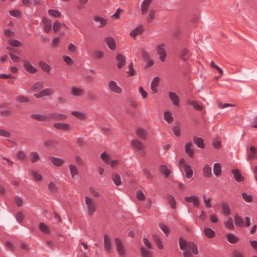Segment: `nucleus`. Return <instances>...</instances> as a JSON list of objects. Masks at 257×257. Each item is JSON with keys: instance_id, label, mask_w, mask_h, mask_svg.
Listing matches in <instances>:
<instances>
[{"instance_id": "obj_47", "label": "nucleus", "mask_w": 257, "mask_h": 257, "mask_svg": "<svg viewBox=\"0 0 257 257\" xmlns=\"http://www.w3.org/2000/svg\"><path fill=\"white\" fill-rule=\"evenodd\" d=\"M57 145V143L55 140H49L45 141L44 143V145L48 148L54 147Z\"/></svg>"}, {"instance_id": "obj_52", "label": "nucleus", "mask_w": 257, "mask_h": 257, "mask_svg": "<svg viewBox=\"0 0 257 257\" xmlns=\"http://www.w3.org/2000/svg\"><path fill=\"white\" fill-rule=\"evenodd\" d=\"M9 45L14 47H20L22 45V43L17 40H10L8 42Z\"/></svg>"}, {"instance_id": "obj_35", "label": "nucleus", "mask_w": 257, "mask_h": 257, "mask_svg": "<svg viewBox=\"0 0 257 257\" xmlns=\"http://www.w3.org/2000/svg\"><path fill=\"white\" fill-rule=\"evenodd\" d=\"M251 153L248 155V158L249 160H253L257 157V149L254 146H251L249 148Z\"/></svg>"}, {"instance_id": "obj_16", "label": "nucleus", "mask_w": 257, "mask_h": 257, "mask_svg": "<svg viewBox=\"0 0 257 257\" xmlns=\"http://www.w3.org/2000/svg\"><path fill=\"white\" fill-rule=\"evenodd\" d=\"M93 20L95 22L98 23L99 25H98V28H104L107 24V20L99 16H94L93 17Z\"/></svg>"}, {"instance_id": "obj_4", "label": "nucleus", "mask_w": 257, "mask_h": 257, "mask_svg": "<svg viewBox=\"0 0 257 257\" xmlns=\"http://www.w3.org/2000/svg\"><path fill=\"white\" fill-rule=\"evenodd\" d=\"M114 243L116 246V250L118 254L122 256H124L125 254V250L123 243L119 238L114 239Z\"/></svg>"}, {"instance_id": "obj_24", "label": "nucleus", "mask_w": 257, "mask_h": 257, "mask_svg": "<svg viewBox=\"0 0 257 257\" xmlns=\"http://www.w3.org/2000/svg\"><path fill=\"white\" fill-rule=\"evenodd\" d=\"M159 171L164 175L165 178H168L170 175L171 171L165 165H161L159 166Z\"/></svg>"}, {"instance_id": "obj_26", "label": "nucleus", "mask_w": 257, "mask_h": 257, "mask_svg": "<svg viewBox=\"0 0 257 257\" xmlns=\"http://www.w3.org/2000/svg\"><path fill=\"white\" fill-rule=\"evenodd\" d=\"M166 199L172 209L176 207V201L175 198L170 194H168L166 195Z\"/></svg>"}, {"instance_id": "obj_50", "label": "nucleus", "mask_w": 257, "mask_h": 257, "mask_svg": "<svg viewBox=\"0 0 257 257\" xmlns=\"http://www.w3.org/2000/svg\"><path fill=\"white\" fill-rule=\"evenodd\" d=\"M100 158L104 161V162L106 164H108L110 161V158L109 155L105 152H103L101 154Z\"/></svg>"}, {"instance_id": "obj_45", "label": "nucleus", "mask_w": 257, "mask_h": 257, "mask_svg": "<svg viewBox=\"0 0 257 257\" xmlns=\"http://www.w3.org/2000/svg\"><path fill=\"white\" fill-rule=\"evenodd\" d=\"M129 76H134L136 75L137 72L134 68V64L133 63H130L128 65V71L126 72Z\"/></svg>"}, {"instance_id": "obj_46", "label": "nucleus", "mask_w": 257, "mask_h": 257, "mask_svg": "<svg viewBox=\"0 0 257 257\" xmlns=\"http://www.w3.org/2000/svg\"><path fill=\"white\" fill-rule=\"evenodd\" d=\"M69 167L70 170V173L72 175V177L73 179H75V176L77 175L78 174V171L77 167L73 165H70L69 166Z\"/></svg>"}, {"instance_id": "obj_55", "label": "nucleus", "mask_w": 257, "mask_h": 257, "mask_svg": "<svg viewBox=\"0 0 257 257\" xmlns=\"http://www.w3.org/2000/svg\"><path fill=\"white\" fill-rule=\"evenodd\" d=\"M144 174L147 177L148 179L151 180L153 178V176L152 175L151 171L147 168H144L143 170Z\"/></svg>"}, {"instance_id": "obj_34", "label": "nucleus", "mask_w": 257, "mask_h": 257, "mask_svg": "<svg viewBox=\"0 0 257 257\" xmlns=\"http://www.w3.org/2000/svg\"><path fill=\"white\" fill-rule=\"evenodd\" d=\"M213 172L214 174L217 177H219L221 175V166L219 163H216L214 164L213 167Z\"/></svg>"}, {"instance_id": "obj_10", "label": "nucleus", "mask_w": 257, "mask_h": 257, "mask_svg": "<svg viewBox=\"0 0 257 257\" xmlns=\"http://www.w3.org/2000/svg\"><path fill=\"white\" fill-rule=\"evenodd\" d=\"M184 199L188 202L192 203V204L196 207H198L199 205V198L196 195L185 197Z\"/></svg>"}, {"instance_id": "obj_21", "label": "nucleus", "mask_w": 257, "mask_h": 257, "mask_svg": "<svg viewBox=\"0 0 257 257\" xmlns=\"http://www.w3.org/2000/svg\"><path fill=\"white\" fill-rule=\"evenodd\" d=\"M105 41L108 47L112 50H114L116 48V45L114 39L112 37H106Z\"/></svg>"}, {"instance_id": "obj_40", "label": "nucleus", "mask_w": 257, "mask_h": 257, "mask_svg": "<svg viewBox=\"0 0 257 257\" xmlns=\"http://www.w3.org/2000/svg\"><path fill=\"white\" fill-rule=\"evenodd\" d=\"M222 213L225 215H228L230 213V209L227 203H223L221 204Z\"/></svg>"}, {"instance_id": "obj_15", "label": "nucleus", "mask_w": 257, "mask_h": 257, "mask_svg": "<svg viewBox=\"0 0 257 257\" xmlns=\"http://www.w3.org/2000/svg\"><path fill=\"white\" fill-rule=\"evenodd\" d=\"M231 173L233 174L234 178L236 181L241 182L243 181V177L238 169H233L231 170Z\"/></svg>"}, {"instance_id": "obj_6", "label": "nucleus", "mask_w": 257, "mask_h": 257, "mask_svg": "<svg viewBox=\"0 0 257 257\" xmlns=\"http://www.w3.org/2000/svg\"><path fill=\"white\" fill-rule=\"evenodd\" d=\"M50 118L56 121L64 120L67 118V116L63 113L52 112L48 114V119Z\"/></svg>"}, {"instance_id": "obj_57", "label": "nucleus", "mask_w": 257, "mask_h": 257, "mask_svg": "<svg viewBox=\"0 0 257 257\" xmlns=\"http://www.w3.org/2000/svg\"><path fill=\"white\" fill-rule=\"evenodd\" d=\"M71 114L74 116L76 117L79 118H85V114L80 111H73L71 112Z\"/></svg>"}, {"instance_id": "obj_13", "label": "nucleus", "mask_w": 257, "mask_h": 257, "mask_svg": "<svg viewBox=\"0 0 257 257\" xmlns=\"http://www.w3.org/2000/svg\"><path fill=\"white\" fill-rule=\"evenodd\" d=\"M54 127L58 130L67 131L70 130V126L68 123L56 122L54 124Z\"/></svg>"}, {"instance_id": "obj_1", "label": "nucleus", "mask_w": 257, "mask_h": 257, "mask_svg": "<svg viewBox=\"0 0 257 257\" xmlns=\"http://www.w3.org/2000/svg\"><path fill=\"white\" fill-rule=\"evenodd\" d=\"M179 243L180 249L183 251L184 257H193L192 254L199 253L197 245L192 241H187L185 238L180 237Z\"/></svg>"}, {"instance_id": "obj_18", "label": "nucleus", "mask_w": 257, "mask_h": 257, "mask_svg": "<svg viewBox=\"0 0 257 257\" xmlns=\"http://www.w3.org/2000/svg\"><path fill=\"white\" fill-rule=\"evenodd\" d=\"M144 31V28L142 25H140L134 30H133L131 33L130 35L131 37H132L134 39H135L136 36L138 35L141 34Z\"/></svg>"}, {"instance_id": "obj_51", "label": "nucleus", "mask_w": 257, "mask_h": 257, "mask_svg": "<svg viewBox=\"0 0 257 257\" xmlns=\"http://www.w3.org/2000/svg\"><path fill=\"white\" fill-rule=\"evenodd\" d=\"M48 13L50 15L55 18H59L61 15V13L56 10H49Z\"/></svg>"}, {"instance_id": "obj_25", "label": "nucleus", "mask_w": 257, "mask_h": 257, "mask_svg": "<svg viewBox=\"0 0 257 257\" xmlns=\"http://www.w3.org/2000/svg\"><path fill=\"white\" fill-rule=\"evenodd\" d=\"M111 179L113 181L115 185L117 186L121 185L122 184L121 177L120 175L117 173H113L111 176Z\"/></svg>"}, {"instance_id": "obj_48", "label": "nucleus", "mask_w": 257, "mask_h": 257, "mask_svg": "<svg viewBox=\"0 0 257 257\" xmlns=\"http://www.w3.org/2000/svg\"><path fill=\"white\" fill-rule=\"evenodd\" d=\"M224 224L225 226L229 229L232 230L234 229V227L233 223V220L230 217H228L227 221L224 223Z\"/></svg>"}, {"instance_id": "obj_20", "label": "nucleus", "mask_w": 257, "mask_h": 257, "mask_svg": "<svg viewBox=\"0 0 257 257\" xmlns=\"http://www.w3.org/2000/svg\"><path fill=\"white\" fill-rule=\"evenodd\" d=\"M49 159L54 166L57 167H60L62 166L64 162V160L52 156L49 157Z\"/></svg>"}, {"instance_id": "obj_56", "label": "nucleus", "mask_w": 257, "mask_h": 257, "mask_svg": "<svg viewBox=\"0 0 257 257\" xmlns=\"http://www.w3.org/2000/svg\"><path fill=\"white\" fill-rule=\"evenodd\" d=\"M41 91L44 96H49L54 93V90L52 88H46Z\"/></svg>"}, {"instance_id": "obj_22", "label": "nucleus", "mask_w": 257, "mask_h": 257, "mask_svg": "<svg viewBox=\"0 0 257 257\" xmlns=\"http://www.w3.org/2000/svg\"><path fill=\"white\" fill-rule=\"evenodd\" d=\"M159 77H155L151 82V89L154 93H157L158 91L157 87L159 85Z\"/></svg>"}, {"instance_id": "obj_36", "label": "nucleus", "mask_w": 257, "mask_h": 257, "mask_svg": "<svg viewBox=\"0 0 257 257\" xmlns=\"http://www.w3.org/2000/svg\"><path fill=\"white\" fill-rule=\"evenodd\" d=\"M204 233L205 235L209 238H211L215 235V232L214 230L209 227H205L204 229Z\"/></svg>"}, {"instance_id": "obj_23", "label": "nucleus", "mask_w": 257, "mask_h": 257, "mask_svg": "<svg viewBox=\"0 0 257 257\" xmlns=\"http://www.w3.org/2000/svg\"><path fill=\"white\" fill-rule=\"evenodd\" d=\"M31 118L38 121H44L48 120V115H45L41 114H33L31 115Z\"/></svg>"}, {"instance_id": "obj_60", "label": "nucleus", "mask_w": 257, "mask_h": 257, "mask_svg": "<svg viewBox=\"0 0 257 257\" xmlns=\"http://www.w3.org/2000/svg\"><path fill=\"white\" fill-rule=\"evenodd\" d=\"M48 189L50 192L55 193L57 191V187L53 182H50L48 184Z\"/></svg>"}, {"instance_id": "obj_58", "label": "nucleus", "mask_w": 257, "mask_h": 257, "mask_svg": "<svg viewBox=\"0 0 257 257\" xmlns=\"http://www.w3.org/2000/svg\"><path fill=\"white\" fill-rule=\"evenodd\" d=\"M241 196L242 198L247 202H251L252 200V196L250 195H248L246 193H242Z\"/></svg>"}, {"instance_id": "obj_64", "label": "nucleus", "mask_w": 257, "mask_h": 257, "mask_svg": "<svg viewBox=\"0 0 257 257\" xmlns=\"http://www.w3.org/2000/svg\"><path fill=\"white\" fill-rule=\"evenodd\" d=\"M51 22L50 20H46L45 22L44 30L46 32H49L51 28Z\"/></svg>"}, {"instance_id": "obj_37", "label": "nucleus", "mask_w": 257, "mask_h": 257, "mask_svg": "<svg viewBox=\"0 0 257 257\" xmlns=\"http://www.w3.org/2000/svg\"><path fill=\"white\" fill-rule=\"evenodd\" d=\"M136 134L141 139L145 140L147 138L146 131L142 128H139L137 130Z\"/></svg>"}, {"instance_id": "obj_5", "label": "nucleus", "mask_w": 257, "mask_h": 257, "mask_svg": "<svg viewBox=\"0 0 257 257\" xmlns=\"http://www.w3.org/2000/svg\"><path fill=\"white\" fill-rule=\"evenodd\" d=\"M103 244L106 252L107 253H110L112 250V243L110 237L107 234L104 235Z\"/></svg>"}, {"instance_id": "obj_43", "label": "nucleus", "mask_w": 257, "mask_h": 257, "mask_svg": "<svg viewBox=\"0 0 257 257\" xmlns=\"http://www.w3.org/2000/svg\"><path fill=\"white\" fill-rule=\"evenodd\" d=\"M155 14H156V11L154 9H152L149 14V15L147 18V22L148 23H150L153 22V21L155 18Z\"/></svg>"}, {"instance_id": "obj_44", "label": "nucleus", "mask_w": 257, "mask_h": 257, "mask_svg": "<svg viewBox=\"0 0 257 257\" xmlns=\"http://www.w3.org/2000/svg\"><path fill=\"white\" fill-rule=\"evenodd\" d=\"M164 119L169 123H171L174 121V118L172 116V113L170 111H166L164 112Z\"/></svg>"}, {"instance_id": "obj_3", "label": "nucleus", "mask_w": 257, "mask_h": 257, "mask_svg": "<svg viewBox=\"0 0 257 257\" xmlns=\"http://www.w3.org/2000/svg\"><path fill=\"white\" fill-rule=\"evenodd\" d=\"M156 52L159 56L160 61L164 62L166 61L167 53L165 48V45L163 43L158 44L156 47Z\"/></svg>"}, {"instance_id": "obj_12", "label": "nucleus", "mask_w": 257, "mask_h": 257, "mask_svg": "<svg viewBox=\"0 0 257 257\" xmlns=\"http://www.w3.org/2000/svg\"><path fill=\"white\" fill-rule=\"evenodd\" d=\"M141 53L144 61L148 62L147 64L148 66H152L154 64V62L153 60H150V56L149 53L144 49L141 50Z\"/></svg>"}, {"instance_id": "obj_30", "label": "nucleus", "mask_w": 257, "mask_h": 257, "mask_svg": "<svg viewBox=\"0 0 257 257\" xmlns=\"http://www.w3.org/2000/svg\"><path fill=\"white\" fill-rule=\"evenodd\" d=\"M234 222L236 226L238 227H242L244 225V220L243 218L238 216V215H235L234 217Z\"/></svg>"}, {"instance_id": "obj_8", "label": "nucleus", "mask_w": 257, "mask_h": 257, "mask_svg": "<svg viewBox=\"0 0 257 257\" xmlns=\"http://www.w3.org/2000/svg\"><path fill=\"white\" fill-rule=\"evenodd\" d=\"M109 89L113 92L116 93H121L122 92L121 88L117 85L114 81L111 80L108 83Z\"/></svg>"}, {"instance_id": "obj_54", "label": "nucleus", "mask_w": 257, "mask_h": 257, "mask_svg": "<svg viewBox=\"0 0 257 257\" xmlns=\"http://www.w3.org/2000/svg\"><path fill=\"white\" fill-rule=\"evenodd\" d=\"M159 226L162 230L165 233V234L168 236L170 232V229L166 225L162 223L159 224Z\"/></svg>"}, {"instance_id": "obj_14", "label": "nucleus", "mask_w": 257, "mask_h": 257, "mask_svg": "<svg viewBox=\"0 0 257 257\" xmlns=\"http://www.w3.org/2000/svg\"><path fill=\"white\" fill-rule=\"evenodd\" d=\"M152 0H144L141 7V11L142 15H145L148 12L150 5Z\"/></svg>"}, {"instance_id": "obj_38", "label": "nucleus", "mask_w": 257, "mask_h": 257, "mask_svg": "<svg viewBox=\"0 0 257 257\" xmlns=\"http://www.w3.org/2000/svg\"><path fill=\"white\" fill-rule=\"evenodd\" d=\"M30 159L32 163H35L40 159L39 154L36 152H32L30 154Z\"/></svg>"}, {"instance_id": "obj_41", "label": "nucleus", "mask_w": 257, "mask_h": 257, "mask_svg": "<svg viewBox=\"0 0 257 257\" xmlns=\"http://www.w3.org/2000/svg\"><path fill=\"white\" fill-rule=\"evenodd\" d=\"M188 104L192 106L196 110H201L203 109L202 107L195 100H188Z\"/></svg>"}, {"instance_id": "obj_62", "label": "nucleus", "mask_w": 257, "mask_h": 257, "mask_svg": "<svg viewBox=\"0 0 257 257\" xmlns=\"http://www.w3.org/2000/svg\"><path fill=\"white\" fill-rule=\"evenodd\" d=\"M32 174L34 179L36 181H38L42 180V177L41 174H39L38 173H37V172H36L35 171H32Z\"/></svg>"}, {"instance_id": "obj_32", "label": "nucleus", "mask_w": 257, "mask_h": 257, "mask_svg": "<svg viewBox=\"0 0 257 257\" xmlns=\"http://www.w3.org/2000/svg\"><path fill=\"white\" fill-rule=\"evenodd\" d=\"M83 91V89L75 87H72L71 89V93L75 96L82 95Z\"/></svg>"}, {"instance_id": "obj_61", "label": "nucleus", "mask_w": 257, "mask_h": 257, "mask_svg": "<svg viewBox=\"0 0 257 257\" xmlns=\"http://www.w3.org/2000/svg\"><path fill=\"white\" fill-rule=\"evenodd\" d=\"M39 229L41 231L45 233L49 232V229L48 227L43 222L39 224Z\"/></svg>"}, {"instance_id": "obj_7", "label": "nucleus", "mask_w": 257, "mask_h": 257, "mask_svg": "<svg viewBox=\"0 0 257 257\" xmlns=\"http://www.w3.org/2000/svg\"><path fill=\"white\" fill-rule=\"evenodd\" d=\"M116 59L117 61V67L119 69H121L126 64V59L125 56L121 54L116 55Z\"/></svg>"}, {"instance_id": "obj_49", "label": "nucleus", "mask_w": 257, "mask_h": 257, "mask_svg": "<svg viewBox=\"0 0 257 257\" xmlns=\"http://www.w3.org/2000/svg\"><path fill=\"white\" fill-rule=\"evenodd\" d=\"M43 88V83L42 82H37L35 83L32 88V89L35 91H39Z\"/></svg>"}, {"instance_id": "obj_28", "label": "nucleus", "mask_w": 257, "mask_h": 257, "mask_svg": "<svg viewBox=\"0 0 257 257\" xmlns=\"http://www.w3.org/2000/svg\"><path fill=\"white\" fill-rule=\"evenodd\" d=\"M184 171L186 173L187 178L190 179L192 177L193 171L190 165L185 164Z\"/></svg>"}, {"instance_id": "obj_27", "label": "nucleus", "mask_w": 257, "mask_h": 257, "mask_svg": "<svg viewBox=\"0 0 257 257\" xmlns=\"http://www.w3.org/2000/svg\"><path fill=\"white\" fill-rule=\"evenodd\" d=\"M179 57L184 61H186L189 57V51L186 48L183 49L180 52Z\"/></svg>"}, {"instance_id": "obj_39", "label": "nucleus", "mask_w": 257, "mask_h": 257, "mask_svg": "<svg viewBox=\"0 0 257 257\" xmlns=\"http://www.w3.org/2000/svg\"><path fill=\"white\" fill-rule=\"evenodd\" d=\"M39 65L41 69L46 72H50V70L51 69L50 66L45 62L40 61L39 63Z\"/></svg>"}, {"instance_id": "obj_2", "label": "nucleus", "mask_w": 257, "mask_h": 257, "mask_svg": "<svg viewBox=\"0 0 257 257\" xmlns=\"http://www.w3.org/2000/svg\"><path fill=\"white\" fill-rule=\"evenodd\" d=\"M85 204L89 216H92L96 210V203L94 200L88 197H85Z\"/></svg>"}, {"instance_id": "obj_9", "label": "nucleus", "mask_w": 257, "mask_h": 257, "mask_svg": "<svg viewBox=\"0 0 257 257\" xmlns=\"http://www.w3.org/2000/svg\"><path fill=\"white\" fill-rule=\"evenodd\" d=\"M185 153L190 158H193L194 155V146L191 142L187 143L184 148Z\"/></svg>"}, {"instance_id": "obj_11", "label": "nucleus", "mask_w": 257, "mask_h": 257, "mask_svg": "<svg viewBox=\"0 0 257 257\" xmlns=\"http://www.w3.org/2000/svg\"><path fill=\"white\" fill-rule=\"evenodd\" d=\"M23 64L25 69L27 72L30 73H34L37 72V69L35 68L28 60H24Z\"/></svg>"}, {"instance_id": "obj_63", "label": "nucleus", "mask_w": 257, "mask_h": 257, "mask_svg": "<svg viewBox=\"0 0 257 257\" xmlns=\"http://www.w3.org/2000/svg\"><path fill=\"white\" fill-rule=\"evenodd\" d=\"M16 219L17 220L20 222H22L23 219H24V215L22 212H18L16 213Z\"/></svg>"}, {"instance_id": "obj_31", "label": "nucleus", "mask_w": 257, "mask_h": 257, "mask_svg": "<svg viewBox=\"0 0 257 257\" xmlns=\"http://www.w3.org/2000/svg\"><path fill=\"white\" fill-rule=\"evenodd\" d=\"M204 175L207 178H210L212 176L211 168L209 165H205L203 169Z\"/></svg>"}, {"instance_id": "obj_17", "label": "nucleus", "mask_w": 257, "mask_h": 257, "mask_svg": "<svg viewBox=\"0 0 257 257\" xmlns=\"http://www.w3.org/2000/svg\"><path fill=\"white\" fill-rule=\"evenodd\" d=\"M169 97L174 105L176 106L179 105L180 101L179 97L174 92H169Z\"/></svg>"}, {"instance_id": "obj_19", "label": "nucleus", "mask_w": 257, "mask_h": 257, "mask_svg": "<svg viewBox=\"0 0 257 257\" xmlns=\"http://www.w3.org/2000/svg\"><path fill=\"white\" fill-rule=\"evenodd\" d=\"M193 141L194 143L200 149H204L205 147V145L204 143L203 139L201 138L198 137H193Z\"/></svg>"}, {"instance_id": "obj_33", "label": "nucleus", "mask_w": 257, "mask_h": 257, "mask_svg": "<svg viewBox=\"0 0 257 257\" xmlns=\"http://www.w3.org/2000/svg\"><path fill=\"white\" fill-rule=\"evenodd\" d=\"M226 236L227 240L231 243H235L239 240V238L231 233L226 234Z\"/></svg>"}, {"instance_id": "obj_42", "label": "nucleus", "mask_w": 257, "mask_h": 257, "mask_svg": "<svg viewBox=\"0 0 257 257\" xmlns=\"http://www.w3.org/2000/svg\"><path fill=\"white\" fill-rule=\"evenodd\" d=\"M141 254L142 257H152V252L149 250H148L144 247L141 248Z\"/></svg>"}, {"instance_id": "obj_29", "label": "nucleus", "mask_w": 257, "mask_h": 257, "mask_svg": "<svg viewBox=\"0 0 257 257\" xmlns=\"http://www.w3.org/2000/svg\"><path fill=\"white\" fill-rule=\"evenodd\" d=\"M131 145L133 148L137 150L144 148V145L140 141L137 140L132 141L131 142Z\"/></svg>"}, {"instance_id": "obj_59", "label": "nucleus", "mask_w": 257, "mask_h": 257, "mask_svg": "<svg viewBox=\"0 0 257 257\" xmlns=\"http://www.w3.org/2000/svg\"><path fill=\"white\" fill-rule=\"evenodd\" d=\"M136 196L137 198L140 200H143L145 199L146 196L142 191V190L139 189L136 192Z\"/></svg>"}, {"instance_id": "obj_53", "label": "nucleus", "mask_w": 257, "mask_h": 257, "mask_svg": "<svg viewBox=\"0 0 257 257\" xmlns=\"http://www.w3.org/2000/svg\"><path fill=\"white\" fill-rule=\"evenodd\" d=\"M16 100L19 102L23 103V102H28L29 101L28 98L23 96V95H18L16 97Z\"/></svg>"}]
</instances>
